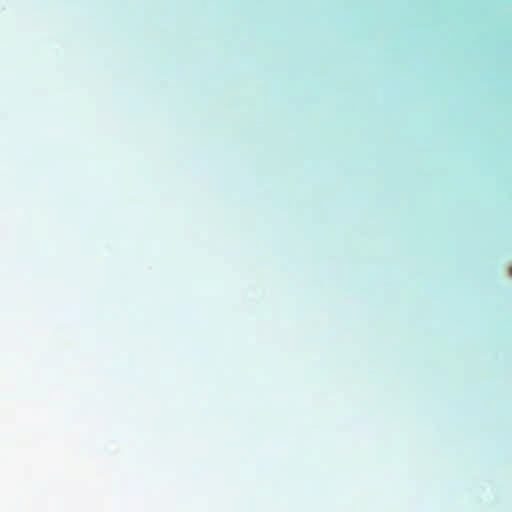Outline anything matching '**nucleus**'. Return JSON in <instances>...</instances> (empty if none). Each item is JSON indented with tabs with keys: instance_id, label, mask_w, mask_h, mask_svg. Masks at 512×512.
<instances>
[{
	"instance_id": "nucleus-1",
	"label": "nucleus",
	"mask_w": 512,
	"mask_h": 512,
	"mask_svg": "<svg viewBox=\"0 0 512 512\" xmlns=\"http://www.w3.org/2000/svg\"><path fill=\"white\" fill-rule=\"evenodd\" d=\"M510 273L512 274V269L510 270Z\"/></svg>"
}]
</instances>
